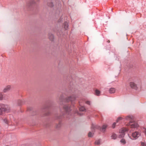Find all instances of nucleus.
Here are the masks:
<instances>
[{"mask_svg":"<svg viewBox=\"0 0 146 146\" xmlns=\"http://www.w3.org/2000/svg\"><path fill=\"white\" fill-rule=\"evenodd\" d=\"M11 88V86L9 85H7L4 88L3 90V92L5 93L6 92L10 90Z\"/></svg>","mask_w":146,"mask_h":146,"instance_id":"0eeeda50","label":"nucleus"},{"mask_svg":"<svg viewBox=\"0 0 146 146\" xmlns=\"http://www.w3.org/2000/svg\"><path fill=\"white\" fill-rule=\"evenodd\" d=\"M63 27L64 28L65 30H66L68 28V23L66 22H65L63 24Z\"/></svg>","mask_w":146,"mask_h":146,"instance_id":"9d476101","label":"nucleus"},{"mask_svg":"<svg viewBox=\"0 0 146 146\" xmlns=\"http://www.w3.org/2000/svg\"><path fill=\"white\" fill-rule=\"evenodd\" d=\"M88 136L89 137H92L93 136V134L91 132H90L88 133Z\"/></svg>","mask_w":146,"mask_h":146,"instance_id":"5701e85b","label":"nucleus"},{"mask_svg":"<svg viewBox=\"0 0 146 146\" xmlns=\"http://www.w3.org/2000/svg\"><path fill=\"white\" fill-rule=\"evenodd\" d=\"M121 142L124 144L126 142L125 140L124 139H122L120 141Z\"/></svg>","mask_w":146,"mask_h":146,"instance_id":"aec40b11","label":"nucleus"},{"mask_svg":"<svg viewBox=\"0 0 146 146\" xmlns=\"http://www.w3.org/2000/svg\"><path fill=\"white\" fill-rule=\"evenodd\" d=\"M141 144L142 146H146V143H142Z\"/></svg>","mask_w":146,"mask_h":146,"instance_id":"a878e982","label":"nucleus"},{"mask_svg":"<svg viewBox=\"0 0 146 146\" xmlns=\"http://www.w3.org/2000/svg\"><path fill=\"white\" fill-rule=\"evenodd\" d=\"M100 140L99 139L96 141L95 143L96 145H99L100 144Z\"/></svg>","mask_w":146,"mask_h":146,"instance_id":"dca6fc26","label":"nucleus"},{"mask_svg":"<svg viewBox=\"0 0 146 146\" xmlns=\"http://www.w3.org/2000/svg\"><path fill=\"white\" fill-rule=\"evenodd\" d=\"M86 103L89 105H90L91 104V103L90 101H87L86 102Z\"/></svg>","mask_w":146,"mask_h":146,"instance_id":"b1692460","label":"nucleus"},{"mask_svg":"<svg viewBox=\"0 0 146 146\" xmlns=\"http://www.w3.org/2000/svg\"><path fill=\"white\" fill-rule=\"evenodd\" d=\"M132 135L133 138L137 139L140 135V133L139 132L136 131L133 133Z\"/></svg>","mask_w":146,"mask_h":146,"instance_id":"423d86ee","label":"nucleus"},{"mask_svg":"<svg viewBox=\"0 0 146 146\" xmlns=\"http://www.w3.org/2000/svg\"><path fill=\"white\" fill-rule=\"evenodd\" d=\"M108 42L109 43L110 42V41L108 40Z\"/></svg>","mask_w":146,"mask_h":146,"instance_id":"c85d7f7f","label":"nucleus"},{"mask_svg":"<svg viewBox=\"0 0 146 146\" xmlns=\"http://www.w3.org/2000/svg\"><path fill=\"white\" fill-rule=\"evenodd\" d=\"M107 126L108 125L106 124L104 125L101 129V131L103 132H104Z\"/></svg>","mask_w":146,"mask_h":146,"instance_id":"1a4fd4ad","label":"nucleus"},{"mask_svg":"<svg viewBox=\"0 0 146 146\" xmlns=\"http://www.w3.org/2000/svg\"><path fill=\"white\" fill-rule=\"evenodd\" d=\"M77 97L75 95H73L72 96L67 97L66 98V101L69 102H71L72 104L76 100Z\"/></svg>","mask_w":146,"mask_h":146,"instance_id":"7ed1b4c3","label":"nucleus"},{"mask_svg":"<svg viewBox=\"0 0 146 146\" xmlns=\"http://www.w3.org/2000/svg\"><path fill=\"white\" fill-rule=\"evenodd\" d=\"M79 110L80 111H84L85 110V109L84 107L81 106Z\"/></svg>","mask_w":146,"mask_h":146,"instance_id":"4468645a","label":"nucleus"},{"mask_svg":"<svg viewBox=\"0 0 146 146\" xmlns=\"http://www.w3.org/2000/svg\"><path fill=\"white\" fill-rule=\"evenodd\" d=\"M49 38L50 40H52L54 39L53 35H51L50 36H49Z\"/></svg>","mask_w":146,"mask_h":146,"instance_id":"6ab92c4d","label":"nucleus"},{"mask_svg":"<svg viewBox=\"0 0 146 146\" xmlns=\"http://www.w3.org/2000/svg\"><path fill=\"white\" fill-rule=\"evenodd\" d=\"M63 108L66 113L68 114H69L70 112L71 111L70 106L69 105H65L64 106Z\"/></svg>","mask_w":146,"mask_h":146,"instance_id":"39448f33","label":"nucleus"},{"mask_svg":"<svg viewBox=\"0 0 146 146\" xmlns=\"http://www.w3.org/2000/svg\"><path fill=\"white\" fill-rule=\"evenodd\" d=\"M117 137V135L116 134L114 133H113L111 136V137L112 139H115Z\"/></svg>","mask_w":146,"mask_h":146,"instance_id":"f8f14e48","label":"nucleus"},{"mask_svg":"<svg viewBox=\"0 0 146 146\" xmlns=\"http://www.w3.org/2000/svg\"><path fill=\"white\" fill-rule=\"evenodd\" d=\"M3 120L4 122H5V123L7 124H8L9 121L8 120L7 118H5L3 119Z\"/></svg>","mask_w":146,"mask_h":146,"instance_id":"2eb2a0df","label":"nucleus"},{"mask_svg":"<svg viewBox=\"0 0 146 146\" xmlns=\"http://www.w3.org/2000/svg\"><path fill=\"white\" fill-rule=\"evenodd\" d=\"M125 119L129 121V124H127V126H130L131 128H134L137 127L138 124L134 122L132 116H128L126 117Z\"/></svg>","mask_w":146,"mask_h":146,"instance_id":"f257e3e1","label":"nucleus"},{"mask_svg":"<svg viewBox=\"0 0 146 146\" xmlns=\"http://www.w3.org/2000/svg\"><path fill=\"white\" fill-rule=\"evenodd\" d=\"M127 131V129L125 128H123L120 129L119 131L120 134L119 135V137L121 138L123 137L125 135L124 132Z\"/></svg>","mask_w":146,"mask_h":146,"instance_id":"20e7f679","label":"nucleus"},{"mask_svg":"<svg viewBox=\"0 0 146 146\" xmlns=\"http://www.w3.org/2000/svg\"><path fill=\"white\" fill-rule=\"evenodd\" d=\"M60 124H59L58 125V126H57V127H60Z\"/></svg>","mask_w":146,"mask_h":146,"instance_id":"cd10ccee","label":"nucleus"},{"mask_svg":"<svg viewBox=\"0 0 146 146\" xmlns=\"http://www.w3.org/2000/svg\"><path fill=\"white\" fill-rule=\"evenodd\" d=\"M115 124H116V123L115 122V123H114L113 124H112V127L113 128H114L115 127Z\"/></svg>","mask_w":146,"mask_h":146,"instance_id":"393cba45","label":"nucleus"},{"mask_svg":"<svg viewBox=\"0 0 146 146\" xmlns=\"http://www.w3.org/2000/svg\"><path fill=\"white\" fill-rule=\"evenodd\" d=\"M122 119L123 118L122 117H119L116 120V122L117 123L119 121L122 120Z\"/></svg>","mask_w":146,"mask_h":146,"instance_id":"f3484780","label":"nucleus"},{"mask_svg":"<svg viewBox=\"0 0 146 146\" xmlns=\"http://www.w3.org/2000/svg\"><path fill=\"white\" fill-rule=\"evenodd\" d=\"M129 84L131 87L132 88L135 89H137V85L134 82H130Z\"/></svg>","mask_w":146,"mask_h":146,"instance_id":"6e6552de","label":"nucleus"},{"mask_svg":"<svg viewBox=\"0 0 146 146\" xmlns=\"http://www.w3.org/2000/svg\"><path fill=\"white\" fill-rule=\"evenodd\" d=\"M115 89L114 88H111L109 90V93L111 94L114 93L115 92Z\"/></svg>","mask_w":146,"mask_h":146,"instance_id":"9b49d317","label":"nucleus"},{"mask_svg":"<svg viewBox=\"0 0 146 146\" xmlns=\"http://www.w3.org/2000/svg\"><path fill=\"white\" fill-rule=\"evenodd\" d=\"M9 107L7 105L0 104V115H2L3 112L9 110Z\"/></svg>","mask_w":146,"mask_h":146,"instance_id":"f03ea898","label":"nucleus"},{"mask_svg":"<svg viewBox=\"0 0 146 146\" xmlns=\"http://www.w3.org/2000/svg\"><path fill=\"white\" fill-rule=\"evenodd\" d=\"M35 3V1L34 0H32L30 1V5H32L33 4Z\"/></svg>","mask_w":146,"mask_h":146,"instance_id":"412c9836","label":"nucleus"},{"mask_svg":"<svg viewBox=\"0 0 146 146\" xmlns=\"http://www.w3.org/2000/svg\"><path fill=\"white\" fill-rule=\"evenodd\" d=\"M78 114H80V115H81V114H79V113H78Z\"/></svg>","mask_w":146,"mask_h":146,"instance_id":"c756f323","label":"nucleus"},{"mask_svg":"<svg viewBox=\"0 0 146 146\" xmlns=\"http://www.w3.org/2000/svg\"><path fill=\"white\" fill-rule=\"evenodd\" d=\"M2 98V95L0 94V100H1Z\"/></svg>","mask_w":146,"mask_h":146,"instance_id":"bb28decb","label":"nucleus"},{"mask_svg":"<svg viewBox=\"0 0 146 146\" xmlns=\"http://www.w3.org/2000/svg\"><path fill=\"white\" fill-rule=\"evenodd\" d=\"M143 132L145 133V135L146 136V129L145 128H143L142 129Z\"/></svg>","mask_w":146,"mask_h":146,"instance_id":"a211bd4d","label":"nucleus"},{"mask_svg":"<svg viewBox=\"0 0 146 146\" xmlns=\"http://www.w3.org/2000/svg\"><path fill=\"white\" fill-rule=\"evenodd\" d=\"M100 93V92L98 90H96L95 91V94L97 96H99Z\"/></svg>","mask_w":146,"mask_h":146,"instance_id":"ddd939ff","label":"nucleus"},{"mask_svg":"<svg viewBox=\"0 0 146 146\" xmlns=\"http://www.w3.org/2000/svg\"><path fill=\"white\" fill-rule=\"evenodd\" d=\"M48 5L50 7H52L53 6V4L52 3H48Z\"/></svg>","mask_w":146,"mask_h":146,"instance_id":"4be33fe9","label":"nucleus"}]
</instances>
